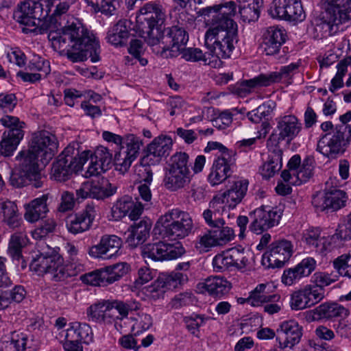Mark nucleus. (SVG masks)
Wrapping results in <instances>:
<instances>
[{
  "label": "nucleus",
  "mask_w": 351,
  "mask_h": 351,
  "mask_svg": "<svg viewBox=\"0 0 351 351\" xmlns=\"http://www.w3.org/2000/svg\"><path fill=\"white\" fill-rule=\"evenodd\" d=\"M71 0H27L19 5L14 17L25 34L49 32L53 48L64 52L73 62H83L88 53V29L69 14Z\"/></svg>",
  "instance_id": "1"
},
{
  "label": "nucleus",
  "mask_w": 351,
  "mask_h": 351,
  "mask_svg": "<svg viewBox=\"0 0 351 351\" xmlns=\"http://www.w3.org/2000/svg\"><path fill=\"white\" fill-rule=\"evenodd\" d=\"M237 10L236 3L230 1L204 8L200 11L204 16H211L205 33V41L215 40L213 45L216 53L223 59L230 57L238 42V25L232 19Z\"/></svg>",
  "instance_id": "2"
},
{
  "label": "nucleus",
  "mask_w": 351,
  "mask_h": 351,
  "mask_svg": "<svg viewBox=\"0 0 351 351\" xmlns=\"http://www.w3.org/2000/svg\"><path fill=\"white\" fill-rule=\"evenodd\" d=\"M193 228V219L189 213L174 208L159 217L154 228V232L163 239L177 240L187 237Z\"/></svg>",
  "instance_id": "3"
},
{
  "label": "nucleus",
  "mask_w": 351,
  "mask_h": 351,
  "mask_svg": "<svg viewBox=\"0 0 351 351\" xmlns=\"http://www.w3.org/2000/svg\"><path fill=\"white\" fill-rule=\"evenodd\" d=\"M165 18L162 5L154 2L145 3L139 10V14L136 17L138 27L149 45L165 47V42L160 43L158 38L161 32L159 26L163 23Z\"/></svg>",
  "instance_id": "4"
},
{
  "label": "nucleus",
  "mask_w": 351,
  "mask_h": 351,
  "mask_svg": "<svg viewBox=\"0 0 351 351\" xmlns=\"http://www.w3.org/2000/svg\"><path fill=\"white\" fill-rule=\"evenodd\" d=\"M37 254L33 258L31 268L39 274H49L56 281L64 280L69 274L63 265L59 248H53L40 241L36 244Z\"/></svg>",
  "instance_id": "5"
},
{
  "label": "nucleus",
  "mask_w": 351,
  "mask_h": 351,
  "mask_svg": "<svg viewBox=\"0 0 351 351\" xmlns=\"http://www.w3.org/2000/svg\"><path fill=\"white\" fill-rule=\"evenodd\" d=\"M348 0H322V12L320 19L323 28L334 36L345 29L346 24L350 19L351 1Z\"/></svg>",
  "instance_id": "6"
},
{
  "label": "nucleus",
  "mask_w": 351,
  "mask_h": 351,
  "mask_svg": "<svg viewBox=\"0 0 351 351\" xmlns=\"http://www.w3.org/2000/svg\"><path fill=\"white\" fill-rule=\"evenodd\" d=\"M88 160V151L80 153L73 145H68L58 156L51 168V176L58 181H66L71 176L79 174Z\"/></svg>",
  "instance_id": "7"
},
{
  "label": "nucleus",
  "mask_w": 351,
  "mask_h": 351,
  "mask_svg": "<svg viewBox=\"0 0 351 351\" xmlns=\"http://www.w3.org/2000/svg\"><path fill=\"white\" fill-rule=\"evenodd\" d=\"M189 155L177 152L171 158L165 168L163 185L169 191L175 192L184 189L191 182Z\"/></svg>",
  "instance_id": "8"
},
{
  "label": "nucleus",
  "mask_w": 351,
  "mask_h": 351,
  "mask_svg": "<svg viewBox=\"0 0 351 351\" xmlns=\"http://www.w3.org/2000/svg\"><path fill=\"white\" fill-rule=\"evenodd\" d=\"M57 147V139L54 135L47 131L39 132L34 134L29 149L21 152L16 158H25L34 165H38L39 160L46 165L53 158Z\"/></svg>",
  "instance_id": "9"
},
{
  "label": "nucleus",
  "mask_w": 351,
  "mask_h": 351,
  "mask_svg": "<svg viewBox=\"0 0 351 351\" xmlns=\"http://www.w3.org/2000/svg\"><path fill=\"white\" fill-rule=\"evenodd\" d=\"M351 140L350 125H336L332 133L324 135L317 143V150L329 158L344 153Z\"/></svg>",
  "instance_id": "10"
},
{
  "label": "nucleus",
  "mask_w": 351,
  "mask_h": 351,
  "mask_svg": "<svg viewBox=\"0 0 351 351\" xmlns=\"http://www.w3.org/2000/svg\"><path fill=\"white\" fill-rule=\"evenodd\" d=\"M336 178H329L326 185L328 189L324 193H318L313 196V205L319 211H335L346 205L348 197L346 192L337 189Z\"/></svg>",
  "instance_id": "11"
},
{
  "label": "nucleus",
  "mask_w": 351,
  "mask_h": 351,
  "mask_svg": "<svg viewBox=\"0 0 351 351\" xmlns=\"http://www.w3.org/2000/svg\"><path fill=\"white\" fill-rule=\"evenodd\" d=\"M165 34L160 32V42H165V47L162 48L159 45L153 47V51L160 54L162 57H168L166 54L167 51L170 50L172 52L177 53L185 47L188 40L189 36L185 29L178 25H173L165 30Z\"/></svg>",
  "instance_id": "12"
},
{
  "label": "nucleus",
  "mask_w": 351,
  "mask_h": 351,
  "mask_svg": "<svg viewBox=\"0 0 351 351\" xmlns=\"http://www.w3.org/2000/svg\"><path fill=\"white\" fill-rule=\"evenodd\" d=\"M21 162L20 169L12 171L10 182L14 187L20 188L27 184L29 182L35 188H40L43 186L42 176L38 165L27 160L25 158H16Z\"/></svg>",
  "instance_id": "13"
},
{
  "label": "nucleus",
  "mask_w": 351,
  "mask_h": 351,
  "mask_svg": "<svg viewBox=\"0 0 351 351\" xmlns=\"http://www.w3.org/2000/svg\"><path fill=\"white\" fill-rule=\"evenodd\" d=\"M213 229L199 235L195 243V247L200 252H208L210 248L222 246L234 238L232 228L224 226H213Z\"/></svg>",
  "instance_id": "14"
},
{
  "label": "nucleus",
  "mask_w": 351,
  "mask_h": 351,
  "mask_svg": "<svg viewBox=\"0 0 351 351\" xmlns=\"http://www.w3.org/2000/svg\"><path fill=\"white\" fill-rule=\"evenodd\" d=\"M254 219L250 229L256 234H261L268 229L277 226L282 215L280 208L262 206L254 211Z\"/></svg>",
  "instance_id": "15"
},
{
  "label": "nucleus",
  "mask_w": 351,
  "mask_h": 351,
  "mask_svg": "<svg viewBox=\"0 0 351 351\" xmlns=\"http://www.w3.org/2000/svg\"><path fill=\"white\" fill-rule=\"evenodd\" d=\"M293 245L288 240L273 242L269 250L262 257V264L267 267L280 268L284 266L293 254Z\"/></svg>",
  "instance_id": "16"
},
{
  "label": "nucleus",
  "mask_w": 351,
  "mask_h": 351,
  "mask_svg": "<svg viewBox=\"0 0 351 351\" xmlns=\"http://www.w3.org/2000/svg\"><path fill=\"white\" fill-rule=\"evenodd\" d=\"M185 252L180 243L174 244L165 242L148 243L142 249V256L144 258L153 261L172 260L180 257Z\"/></svg>",
  "instance_id": "17"
},
{
  "label": "nucleus",
  "mask_w": 351,
  "mask_h": 351,
  "mask_svg": "<svg viewBox=\"0 0 351 351\" xmlns=\"http://www.w3.org/2000/svg\"><path fill=\"white\" fill-rule=\"evenodd\" d=\"M324 298L311 284H308L291 294L290 306L292 310H304L314 306Z\"/></svg>",
  "instance_id": "18"
},
{
  "label": "nucleus",
  "mask_w": 351,
  "mask_h": 351,
  "mask_svg": "<svg viewBox=\"0 0 351 351\" xmlns=\"http://www.w3.org/2000/svg\"><path fill=\"white\" fill-rule=\"evenodd\" d=\"M285 29L277 25L265 28L261 36L260 49L267 56L278 53L286 41Z\"/></svg>",
  "instance_id": "19"
},
{
  "label": "nucleus",
  "mask_w": 351,
  "mask_h": 351,
  "mask_svg": "<svg viewBox=\"0 0 351 351\" xmlns=\"http://www.w3.org/2000/svg\"><path fill=\"white\" fill-rule=\"evenodd\" d=\"M278 142L285 141L290 144L302 130V124L297 117L288 114L276 119Z\"/></svg>",
  "instance_id": "20"
},
{
  "label": "nucleus",
  "mask_w": 351,
  "mask_h": 351,
  "mask_svg": "<svg viewBox=\"0 0 351 351\" xmlns=\"http://www.w3.org/2000/svg\"><path fill=\"white\" fill-rule=\"evenodd\" d=\"M248 184L247 180L240 178L230 182L228 189L221 196L215 197L213 202H210V207L212 204L217 202L224 204L231 208H235L246 195Z\"/></svg>",
  "instance_id": "21"
},
{
  "label": "nucleus",
  "mask_w": 351,
  "mask_h": 351,
  "mask_svg": "<svg viewBox=\"0 0 351 351\" xmlns=\"http://www.w3.org/2000/svg\"><path fill=\"white\" fill-rule=\"evenodd\" d=\"M302 239L307 245L315 247L317 252L325 254L334 248L336 237L330 236L326 230L311 228L304 232Z\"/></svg>",
  "instance_id": "22"
},
{
  "label": "nucleus",
  "mask_w": 351,
  "mask_h": 351,
  "mask_svg": "<svg viewBox=\"0 0 351 351\" xmlns=\"http://www.w3.org/2000/svg\"><path fill=\"white\" fill-rule=\"evenodd\" d=\"M277 340L281 350L292 349L299 343L302 336V327L294 319L281 323Z\"/></svg>",
  "instance_id": "23"
},
{
  "label": "nucleus",
  "mask_w": 351,
  "mask_h": 351,
  "mask_svg": "<svg viewBox=\"0 0 351 351\" xmlns=\"http://www.w3.org/2000/svg\"><path fill=\"white\" fill-rule=\"evenodd\" d=\"M348 314V310L337 303L324 302L314 309L307 311L306 319L309 322L331 320L336 317H346Z\"/></svg>",
  "instance_id": "24"
},
{
  "label": "nucleus",
  "mask_w": 351,
  "mask_h": 351,
  "mask_svg": "<svg viewBox=\"0 0 351 351\" xmlns=\"http://www.w3.org/2000/svg\"><path fill=\"white\" fill-rule=\"evenodd\" d=\"M234 165L235 159L234 156L217 157L208 176V182L213 186L223 183L233 173Z\"/></svg>",
  "instance_id": "25"
},
{
  "label": "nucleus",
  "mask_w": 351,
  "mask_h": 351,
  "mask_svg": "<svg viewBox=\"0 0 351 351\" xmlns=\"http://www.w3.org/2000/svg\"><path fill=\"white\" fill-rule=\"evenodd\" d=\"M173 142L168 136H158L147 146V154L142 159V163L154 165L159 162L162 158L169 156Z\"/></svg>",
  "instance_id": "26"
},
{
  "label": "nucleus",
  "mask_w": 351,
  "mask_h": 351,
  "mask_svg": "<svg viewBox=\"0 0 351 351\" xmlns=\"http://www.w3.org/2000/svg\"><path fill=\"white\" fill-rule=\"evenodd\" d=\"M116 192L108 180L101 173L89 174V197L103 199L112 195Z\"/></svg>",
  "instance_id": "27"
},
{
  "label": "nucleus",
  "mask_w": 351,
  "mask_h": 351,
  "mask_svg": "<svg viewBox=\"0 0 351 351\" xmlns=\"http://www.w3.org/2000/svg\"><path fill=\"white\" fill-rule=\"evenodd\" d=\"M152 221L148 219H143L134 223L128 230L129 234L126 243L131 248H136L143 244L149 236L152 228Z\"/></svg>",
  "instance_id": "28"
},
{
  "label": "nucleus",
  "mask_w": 351,
  "mask_h": 351,
  "mask_svg": "<svg viewBox=\"0 0 351 351\" xmlns=\"http://www.w3.org/2000/svg\"><path fill=\"white\" fill-rule=\"evenodd\" d=\"M89 174L101 173L110 167L112 154L104 146H98L89 156Z\"/></svg>",
  "instance_id": "29"
},
{
  "label": "nucleus",
  "mask_w": 351,
  "mask_h": 351,
  "mask_svg": "<svg viewBox=\"0 0 351 351\" xmlns=\"http://www.w3.org/2000/svg\"><path fill=\"white\" fill-rule=\"evenodd\" d=\"M0 210L3 215V222L10 229L21 230L23 225V219L16 204L6 200L0 202Z\"/></svg>",
  "instance_id": "30"
},
{
  "label": "nucleus",
  "mask_w": 351,
  "mask_h": 351,
  "mask_svg": "<svg viewBox=\"0 0 351 351\" xmlns=\"http://www.w3.org/2000/svg\"><path fill=\"white\" fill-rule=\"evenodd\" d=\"M269 284H260L250 292L246 302L253 306H263L267 302H279L280 295L277 293H270L267 287Z\"/></svg>",
  "instance_id": "31"
},
{
  "label": "nucleus",
  "mask_w": 351,
  "mask_h": 351,
  "mask_svg": "<svg viewBox=\"0 0 351 351\" xmlns=\"http://www.w3.org/2000/svg\"><path fill=\"white\" fill-rule=\"evenodd\" d=\"M48 198L49 194H44L28 204L25 207V219L29 222L34 223L44 217L48 212Z\"/></svg>",
  "instance_id": "32"
},
{
  "label": "nucleus",
  "mask_w": 351,
  "mask_h": 351,
  "mask_svg": "<svg viewBox=\"0 0 351 351\" xmlns=\"http://www.w3.org/2000/svg\"><path fill=\"white\" fill-rule=\"evenodd\" d=\"M213 47L215 56L213 55L211 52L204 53L202 51L198 48H185L184 47L179 52L181 53L182 58L186 61H203L204 64L215 67L219 62V58H222L217 56L215 47L213 46Z\"/></svg>",
  "instance_id": "33"
},
{
  "label": "nucleus",
  "mask_w": 351,
  "mask_h": 351,
  "mask_svg": "<svg viewBox=\"0 0 351 351\" xmlns=\"http://www.w3.org/2000/svg\"><path fill=\"white\" fill-rule=\"evenodd\" d=\"M23 135V130L19 128H12L8 133L4 132L0 142V154L4 156L12 155Z\"/></svg>",
  "instance_id": "34"
},
{
  "label": "nucleus",
  "mask_w": 351,
  "mask_h": 351,
  "mask_svg": "<svg viewBox=\"0 0 351 351\" xmlns=\"http://www.w3.org/2000/svg\"><path fill=\"white\" fill-rule=\"evenodd\" d=\"M130 22L128 20H119L108 32L106 39L109 43L114 46H122L129 36Z\"/></svg>",
  "instance_id": "35"
},
{
  "label": "nucleus",
  "mask_w": 351,
  "mask_h": 351,
  "mask_svg": "<svg viewBox=\"0 0 351 351\" xmlns=\"http://www.w3.org/2000/svg\"><path fill=\"white\" fill-rule=\"evenodd\" d=\"M202 287L215 297H221L229 291L231 284L226 278L220 276H210L202 283Z\"/></svg>",
  "instance_id": "36"
},
{
  "label": "nucleus",
  "mask_w": 351,
  "mask_h": 351,
  "mask_svg": "<svg viewBox=\"0 0 351 351\" xmlns=\"http://www.w3.org/2000/svg\"><path fill=\"white\" fill-rule=\"evenodd\" d=\"M266 79L265 74H260L252 79L243 80L237 84L234 88V93L239 97H245L257 87L268 86L269 84Z\"/></svg>",
  "instance_id": "37"
},
{
  "label": "nucleus",
  "mask_w": 351,
  "mask_h": 351,
  "mask_svg": "<svg viewBox=\"0 0 351 351\" xmlns=\"http://www.w3.org/2000/svg\"><path fill=\"white\" fill-rule=\"evenodd\" d=\"M261 5L259 0H240L239 13L242 20L247 23L257 21Z\"/></svg>",
  "instance_id": "38"
},
{
  "label": "nucleus",
  "mask_w": 351,
  "mask_h": 351,
  "mask_svg": "<svg viewBox=\"0 0 351 351\" xmlns=\"http://www.w3.org/2000/svg\"><path fill=\"white\" fill-rule=\"evenodd\" d=\"M338 276L332 273L316 271L311 278V284L325 297V287L337 280Z\"/></svg>",
  "instance_id": "39"
},
{
  "label": "nucleus",
  "mask_w": 351,
  "mask_h": 351,
  "mask_svg": "<svg viewBox=\"0 0 351 351\" xmlns=\"http://www.w3.org/2000/svg\"><path fill=\"white\" fill-rule=\"evenodd\" d=\"M27 243L28 239L25 232L20 231L12 234L8 247L10 256L13 258L19 260L21 256L22 249L26 246Z\"/></svg>",
  "instance_id": "40"
},
{
  "label": "nucleus",
  "mask_w": 351,
  "mask_h": 351,
  "mask_svg": "<svg viewBox=\"0 0 351 351\" xmlns=\"http://www.w3.org/2000/svg\"><path fill=\"white\" fill-rule=\"evenodd\" d=\"M299 64L291 63L287 66H282L279 71L271 72L265 74L269 86L274 83H278L282 80L290 79L298 69Z\"/></svg>",
  "instance_id": "41"
},
{
  "label": "nucleus",
  "mask_w": 351,
  "mask_h": 351,
  "mask_svg": "<svg viewBox=\"0 0 351 351\" xmlns=\"http://www.w3.org/2000/svg\"><path fill=\"white\" fill-rule=\"evenodd\" d=\"M306 18L300 0H288L287 10L283 20L301 22Z\"/></svg>",
  "instance_id": "42"
},
{
  "label": "nucleus",
  "mask_w": 351,
  "mask_h": 351,
  "mask_svg": "<svg viewBox=\"0 0 351 351\" xmlns=\"http://www.w3.org/2000/svg\"><path fill=\"white\" fill-rule=\"evenodd\" d=\"M110 311L115 308L119 313L117 317V319H123L128 317L129 312L137 311L140 308L141 304L135 300L123 302L121 300H109Z\"/></svg>",
  "instance_id": "43"
},
{
  "label": "nucleus",
  "mask_w": 351,
  "mask_h": 351,
  "mask_svg": "<svg viewBox=\"0 0 351 351\" xmlns=\"http://www.w3.org/2000/svg\"><path fill=\"white\" fill-rule=\"evenodd\" d=\"M232 266L237 269L245 268L249 265L251 253L241 247H232L227 250Z\"/></svg>",
  "instance_id": "44"
},
{
  "label": "nucleus",
  "mask_w": 351,
  "mask_h": 351,
  "mask_svg": "<svg viewBox=\"0 0 351 351\" xmlns=\"http://www.w3.org/2000/svg\"><path fill=\"white\" fill-rule=\"evenodd\" d=\"M165 292L178 287L179 285L186 282L188 277L181 272H172L169 275H162L158 278Z\"/></svg>",
  "instance_id": "45"
},
{
  "label": "nucleus",
  "mask_w": 351,
  "mask_h": 351,
  "mask_svg": "<svg viewBox=\"0 0 351 351\" xmlns=\"http://www.w3.org/2000/svg\"><path fill=\"white\" fill-rule=\"evenodd\" d=\"M108 284L111 285L119 280L130 270V265L125 262L118 263L105 267Z\"/></svg>",
  "instance_id": "46"
},
{
  "label": "nucleus",
  "mask_w": 351,
  "mask_h": 351,
  "mask_svg": "<svg viewBox=\"0 0 351 351\" xmlns=\"http://www.w3.org/2000/svg\"><path fill=\"white\" fill-rule=\"evenodd\" d=\"M134 206V201L130 196H123L112 207V215L115 220L124 217Z\"/></svg>",
  "instance_id": "47"
},
{
  "label": "nucleus",
  "mask_w": 351,
  "mask_h": 351,
  "mask_svg": "<svg viewBox=\"0 0 351 351\" xmlns=\"http://www.w3.org/2000/svg\"><path fill=\"white\" fill-rule=\"evenodd\" d=\"M122 143L124 145L123 148L125 149L123 152L128 154L131 158L136 159L141 147L143 145L142 140L134 134H128L123 136Z\"/></svg>",
  "instance_id": "48"
},
{
  "label": "nucleus",
  "mask_w": 351,
  "mask_h": 351,
  "mask_svg": "<svg viewBox=\"0 0 351 351\" xmlns=\"http://www.w3.org/2000/svg\"><path fill=\"white\" fill-rule=\"evenodd\" d=\"M86 326V324L72 323L71 326L64 331L65 341H81L84 337L88 336V333L84 330Z\"/></svg>",
  "instance_id": "49"
},
{
  "label": "nucleus",
  "mask_w": 351,
  "mask_h": 351,
  "mask_svg": "<svg viewBox=\"0 0 351 351\" xmlns=\"http://www.w3.org/2000/svg\"><path fill=\"white\" fill-rule=\"evenodd\" d=\"M282 167V163L278 156L268 159L261 167L260 171L265 179L273 177Z\"/></svg>",
  "instance_id": "50"
},
{
  "label": "nucleus",
  "mask_w": 351,
  "mask_h": 351,
  "mask_svg": "<svg viewBox=\"0 0 351 351\" xmlns=\"http://www.w3.org/2000/svg\"><path fill=\"white\" fill-rule=\"evenodd\" d=\"M88 217V210L86 208L83 213L75 215L74 219L67 223L66 226L69 232L73 234L82 232L88 229V223L85 221Z\"/></svg>",
  "instance_id": "51"
},
{
  "label": "nucleus",
  "mask_w": 351,
  "mask_h": 351,
  "mask_svg": "<svg viewBox=\"0 0 351 351\" xmlns=\"http://www.w3.org/2000/svg\"><path fill=\"white\" fill-rule=\"evenodd\" d=\"M333 266L339 274L351 278V251L337 258Z\"/></svg>",
  "instance_id": "52"
},
{
  "label": "nucleus",
  "mask_w": 351,
  "mask_h": 351,
  "mask_svg": "<svg viewBox=\"0 0 351 351\" xmlns=\"http://www.w3.org/2000/svg\"><path fill=\"white\" fill-rule=\"evenodd\" d=\"M117 0H90L89 5H91L95 13L99 12L106 15L112 14L116 9Z\"/></svg>",
  "instance_id": "53"
},
{
  "label": "nucleus",
  "mask_w": 351,
  "mask_h": 351,
  "mask_svg": "<svg viewBox=\"0 0 351 351\" xmlns=\"http://www.w3.org/2000/svg\"><path fill=\"white\" fill-rule=\"evenodd\" d=\"M314 159L312 157H306L299 169L297 171L296 178L299 183L306 182L313 175Z\"/></svg>",
  "instance_id": "54"
},
{
  "label": "nucleus",
  "mask_w": 351,
  "mask_h": 351,
  "mask_svg": "<svg viewBox=\"0 0 351 351\" xmlns=\"http://www.w3.org/2000/svg\"><path fill=\"white\" fill-rule=\"evenodd\" d=\"M101 239L108 258L117 254L123 244L121 239L116 235H105Z\"/></svg>",
  "instance_id": "55"
},
{
  "label": "nucleus",
  "mask_w": 351,
  "mask_h": 351,
  "mask_svg": "<svg viewBox=\"0 0 351 351\" xmlns=\"http://www.w3.org/2000/svg\"><path fill=\"white\" fill-rule=\"evenodd\" d=\"M56 227V222L53 219H47L40 224L33 232L32 237L35 239L41 240L49 234L52 233Z\"/></svg>",
  "instance_id": "56"
},
{
  "label": "nucleus",
  "mask_w": 351,
  "mask_h": 351,
  "mask_svg": "<svg viewBox=\"0 0 351 351\" xmlns=\"http://www.w3.org/2000/svg\"><path fill=\"white\" fill-rule=\"evenodd\" d=\"M213 266L216 272H223L233 267L227 250L217 254L213 258Z\"/></svg>",
  "instance_id": "57"
},
{
  "label": "nucleus",
  "mask_w": 351,
  "mask_h": 351,
  "mask_svg": "<svg viewBox=\"0 0 351 351\" xmlns=\"http://www.w3.org/2000/svg\"><path fill=\"white\" fill-rule=\"evenodd\" d=\"M136 159L131 158L124 152H119L114 156V165L117 171L124 173L130 167L133 161Z\"/></svg>",
  "instance_id": "58"
},
{
  "label": "nucleus",
  "mask_w": 351,
  "mask_h": 351,
  "mask_svg": "<svg viewBox=\"0 0 351 351\" xmlns=\"http://www.w3.org/2000/svg\"><path fill=\"white\" fill-rule=\"evenodd\" d=\"M27 343L29 341L25 334L19 332L12 333L9 347L12 351H25Z\"/></svg>",
  "instance_id": "59"
},
{
  "label": "nucleus",
  "mask_w": 351,
  "mask_h": 351,
  "mask_svg": "<svg viewBox=\"0 0 351 351\" xmlns=\"http://www.w3.org/2000/svg\"><path fill=\"white\" fill-rule=\"evenodd\" d=\"M27 69L35 73L38 71V73L42 74V77H46L51 71L49 62L40 57H36L29 61Z\"/></svg>",
  "instance_id": "60"
},
{
  "label": "nucleus",
  "mask_w": 351,
  "mask_h": 351,
  "mask_svg": "<svg viewBox=\"0 0 351 351\" xmlns=\"http://www.w3.org/2000/svg\"><path fill=\"white\" fill-rule=\"evenodd\" d=\"M108 311H110L109 300L99 301L90 308L91 317L96 321L103 320Z\"/></svg>",
  "instance_id": "61"
},
{
  "label": "nucleus",
  "mask_w": 351,
  "mask_h": 351,
  "mask_svg": "<svg viewBox=\"0 0 351 351\" xmlns=\"http://www.w3.org/2000/svg\"><path fill=\"white\" fill-rule=\"evenodd\" d=\"M287 3L288 0H273L268 9L269 16L273 19H283Z\"/></svg>",
  "instance_id": "62"
},
{
  "label": "nucleus",
  "mask_w": 351,
  "mask_h": 351,
  "mask_svg": "<svg viewBox=\"0 0 351 351\" xmlns=\"http://www.w3.org/2000/svg\"><path fill=\"white\" fill-rule=\"evenodd\" d=\"M304 276L295 266L285 269L281 277L282 282L286 286H291L298 283Z\"/></svg>",
  "instance_id": "63"
},
{
  "label": "nucleus",
  "mask_w": 351,
  "mask_h": 351,
  "mask_svg": "<svg viewBox=\"0 0 351 351\" xmlns=\"http://www.w3.org/2000/svg\"><path fill=\"white\" fill-rule=\"evenodd\" d=\"M89 58L91 62L101 60V47L98 37L93 32H89Z\"/></svg>",
  "instance_id": "64"
}]
</instances>
